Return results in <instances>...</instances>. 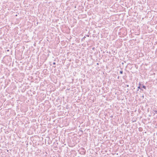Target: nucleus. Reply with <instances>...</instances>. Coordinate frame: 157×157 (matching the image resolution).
Segmentation results:
<instances>
[{
  "label": "nucleus",
  "mask_w": 157,
  "mask_h": 157,
  "mask_svg": "<svg viewBox=\"0 0 157 157\" xmlns=\"http://www.w3.org/2000/svg\"><path fill=\"white\" fill-rule=\"evenodd\" d=\"M117 78H118V79H119V76H118L117 77Z\"/></svg>",
  "instance_id": "obj_5"
},
{
  "label": "nucleus",
  "mask_w": 157,
  "mask_h": 157,
  "mask_svg": "<svg viewBox=\"0 0 157 157\" xmlns=\"http://www.w3.org/2000/svg\"><path fill=\"white\" fill-rule=\"evenodd\" d=\"M143 88L144 89H146V87L145 86H144V85H143V86H142Z\"/></svg>",
  "instance_id": "obj_1"
},
{
  "label": "nucleus",
  "mask_w": 157,
  "mask_h": 157,
  "mask_svg": "<svg viewBox=\"0 0 157 157\" xmlns=\"http://www.w3.org/2000/svg\"><path fill=\"white\" fill-rule=\"evenodd\" d=\"M127 86L128 87V85H127Z\"/></svg>",
  "instance_id": "obj_7"
},
{
  "label": "nucleus",
  "mask_w": 157,
  "mask_h": 157,
  "mask_svg": "<svg viewBox=\"0 0 157 157\" xmlns=\"http://www.w3.org/2000/svg\"><path fill=\"white\" fill-rule=\"evenodd\" d=\"M56 64V63H55V62H53V65H55V64Z\"/></svg>",
  "instance_id": "obj_4"
},
{
  "label": "nucleus",
  "mask_w": 157,
  "mask_h": 157,
  "mask_svg": "<svg viewBox=\"0 0 157 157\" xmlns=\"http://www.w3.org/2000/svg\"><path fill=\"white\" fill-rule=\"evenodd\" d=\"M138 88H139V89H140V86H139L138 87Z\"/></svg>",
  "instance_id": "obj_6"
},
{
  "label": "nucleus",
  "mask_w": 157,
  "mask_h": 157,
  "mask_svg": "<svg viewBox=\"0 0 157 157\" xmlns=\"http://www.w3.org/2000/svg\"><path fill=\"white\" fill-rule=\"evenodd\" d=\"M120 73L121 74H123V71H120Z\"/></svg>",
  "instance_id": "obj_2"
},
{
  "label": "nucleus",
  "mask_w": 157,
  "mask_h": 157,
  "mask_svg": "<svg viewBox=\"0 0 157 157\" xmlns=\"http://www.w3.org/2000/svg\"><path fill=\"white\" fill-rule=\"evenodd\" d=\"M154 111L155 113H157V110H155Z\"/></svg>",
  "instance_id": "obj_3"
}]
</instances>
